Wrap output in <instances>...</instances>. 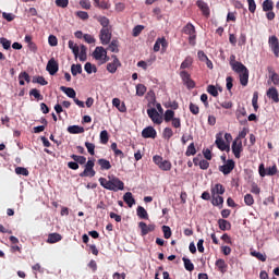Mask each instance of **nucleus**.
<instances>
[{
    "instance_id": "nucleus-12",
    "label": "nucleus",
    "mask_w": 279,
    "mask_h": 279,
    "mask_svg": "<svg viewBox=\"0 0 279 279\" xmlns=\"http://www.w3.org/2000/svg\"><path fill=\"white\" fill-rule=\"evenodd\" d=\"M231 149L235 158H241V151H243V142L234 140Z\"/></svg>"
},
{
    "instance_id": "nucleus-9",
    "label": "nucleus",
    "mask_w": 279,
    "mask_h": 279,
    "mask_svg": "<svg viewBox=\"0 0 279 279\" xmlns=\"http://www.w3.org/2000/svg\"><path fill=\"white\" fill-rule=\"evenodd\" d=\"M234 167H235L234 160L228 159L227 165L219 166V171H221L223 175H230V173L234 171Z\"/></svg>"
},
{
    "instance_id": "nucleus-61",
    "label": "nucleus",
    "mask_w": 279,
    "mask_h": 279,
    "mask_svg": "<svg viewBox=\"0 0 279 279\" xmlns=\"http://www.w3.org/2000/svg\"><path fill=\"white\" fill-rule=\"evenodd\" d=\"M248 4V11L251 14H254L256 12V1L255 0H246Z\"/></svg>"
},
{
    "instance_id": "nucleus-64",
    "label": "nucleus",
    "mask_w": 279,
    "mask_h": 279,
    "mask_svg": "<svg viewBox=\"0 0 279 279\" xmlns=\"http://www.w3.org/2000/svg\"><path fill=\"white\" fill-rule=\"evenodd\" d=\"M190 112H192V114H199V106L191 102L190 104Z\"/></svg>"
},
{
    "instance_id": "nucleus-49",
    "label": "nucleus",
    "mask_w": 279,
    "mask_h": 279,
    "mask_svg": "<svg viewBox=\"0 0 279 279\" xmlns=\"http://www.w3.org/2000/svg\"><path fill=\"white\" fill-rule=\"evenodd\" d=\"M15 173L16 175H24L25 178H27V175H29V170H27V168L17 167L15 168Z\"/></svg>"
},
{
    "instance_id": "nucleus-28",
    "label": "nucleus",
    "mask_w": 279,
    "mask_h": 279,
    "mask_svg": "<svg viewBox=\"0 0 279 279\" xmlns=\"http://www.w3.org/2000/svg\"><path fill=\"white\" fill-rule=\"evenodd\" d=\"M215 265L221 274H226V271H228V264H226L225 259L219 258L216 260Z\"/></svg>"
},
{
    "instance_id": "nucleus-62",
    "label": "nucleus",
    "mask_w": 279,
    "mask_h": 279,
    "mask_svg": "<svg viewBox=\"0 0 279 279\" xmlns=\"http://www.w3.org/2000/svg\"><path fill=\"white\" fill-rule=\"evenodd\" d=\"M171 125L178 130L182 128V120H180V118H174L171 120Z\"/></svg>"
},
{
    "instance_id": "nucleus-58",
    "label": "nucleus",
    "mask_w": 279,
    "mask_h": 279,
    "mask_svg": "<svg viewBox=\"0 0 279 279\" xmlns=\"http://www.w3.org/2000/svg\"><path fill=\"white\" fill-rule=\"evenodd\" d=\"M244 203L246 206H254V196H252V194H246L244 196Z\"/></svg>"
},
{
    "instance_id": "nucleus-21",
    "label": "nucleus",
    "mask_w": 279,
    "mask_h": 279,
    "mask_svg": "<svg viewBox=\"0 0 279 279\" xmlns=\"http://www.w3.org/2000/svg\"><path fill=\"white\" fill-rule=\"evenodd\" d=\"M106 52H107V50L104 47L98 46L95 48V50L93 52V58H95V60L100 62L104 59V56Z\"/></svg>"
},
{
    "instance_id": "nucleus-29",
    "label": "nucleus",
    "mask_w": 279,
    "mask_h": 279,
    "mask_svg": "<svg viewBox=\"0 0 279 279\" xmlns=\"http://www.w3.org/2000/svg\"><path fill=\"white\" fill-rule=\"evenodd\" d=\"M60 90L62 93H65L68 97H70V99H75L76 97V93H75V89H73V87H65V86H61L60 87Z\"/></svg>"
},
{
    "instance_id": "nucleus-39",
    "label": "nucleus",
    "mask_w": 279,
    "mask_h": 279,
    "mask_svg": "<svg viewBox=\"0 0 279 279\" xmlns=\"http://www.w3.org/2000/svg\"><path fill=\"white\" fill-rule=\"evenodd\" d=\"M86 51H87L86 46L81 45V51L78 50V56H77L81 62H86V58H87Z\"/></svg>"
},
{
    "instance_id": "nucleus-22",
    "label": "nucleus",
    "mask_w": 279,
    "mask_h": 279,
    "mask_svg": "<svg viewBox=\"0 0 279 279\" xmlns=\"http://www.w3.org/2000/svg\"><path fill=\"white\" fill-rule=\"evenodd\" d=\"M96 21L100 23L102 29H110L112 26H110V20L104 15H99L96 17Z\"/></svg>"
},
{
    "instance_id": "nucleus-30",
    "label": "nucleus",
    "mask_w": 279,
    "mask_h": 279,
    "mask_svg": "<svg viewBox=\"0 0 279 279\" xmlns=\"http://www.w3.org/2000/svg\"><path fill=\"white\" fill-rule=\"evenodd\" d=\"M218 226H219L220 230H222V232H226V230H230L232 228V225L230 223V221H228L226 219H219Z\"/></svg>"
},
{
    "instance_id": "nucleus-48",
    "label": "nucleus",
    "mask_w": 279,
    "mask_h": 279,
    "mask_svg": "<svg viewBox=\"0 0 279 279\" xmlns=\"http://www.w3.org/2000/svg\"><path fill=\"white\" fill-rule=\"evenodd\" d=\"M207 93L211 95V97H219V90H217V87L215 85H208Z\"/></svg>"
},
{
    "instance_id": "nucleus-50",
    "label": "nucleus",
    "mask_w": 279,
    "mask_h": 279,
    "mask_svg": "<svg viewBox=\"0 0 279 279\" xmlns=\"http://www.w3.org/2000/svg\"><path fill=\"white\" fill-rule=\"evenodd\" d=\"M193 64V58L186 57L184 61L181 63L180 69H190V66Z\"/></svg>"
},
{
    "instance_id": "nucleus-31",
    "label": "nucleus",
    "mask_w": 279,
    "mask_h": 279,
    "mask_svg": "<svg viewBox=\"0 0 279 279\" xmlns=\"http://www.w3.org/2000/svg\"><path fill=\"white\" fill-rule=\"evenodd\" d=\"M173 119H175V111L171 109L166 110L163 114V120L166 121V123H171Z\"/></svg>"
},
{
    "instance_id": "nucleus-11",
    "label": "nucleus",
    "mask_w": 279,
    "mask_h": 279,
    "mask_svg": "<svg viewBox=\"0 0 279 279\" xmlns=\"http://www.w3.org/2000/svg\"><path fill=\"white\" fill-rule=\"evenodd\" d=\"M46 71H48L49 75H56L58 71H60V65L58 64V61H56L54 58H51L46 66Z\"/></svg>"
},
{
    "instance_id": "nucleus-55",
    "label": "nucleus",
    "mask_w": 279,
    "mask_h": 279,
    "mask_svg": "<svg viewBox=\"0 0 279 279\" xmlns=\"http://www.w3.org/2000/svg\"><path fill=\"white\" fill-rule=\"evenodd\" d=\"M163 138H166L167 141H169V138H171L173 136V130L171 128H166L163 129V133H162Z\"/></svg>"
},
{
    "instance_id": "nucleus-18",
    "label": "nucleus",
    "mask_w": 279,
    "mask_h": 279,
    "mask_svg": "<svg viewBox=\"0 0 279 279\" xmlns=\"http://www.w3.org/2000/svg\"><path fill=\"white\" fill-rule=\"evenodd\" d=\"M266 95L268 99H271V101H274V104H279V94L278 89L275 86L268 88Z\"/></svg>"
},
{
    "instance_id": "nucleus-8",
    "label": "nucleus",
    "mask_w": 279,
    "mask_h": 279,
    "mask_svg": "<svg viewBox=\"0 0 279 279\" xmlns=\"http://www.w3.org/2000/svg\"><path fill=\"white\" fill-rule=\"evenodd\" d=\"M268 45H269L275 58H279V39L276 37V35H272L269 37Z\"/></svg>"
},
{
    "instance_id": "nucleus-60",
    "label": "nucleus",
    "mask_w": 279,
    "mask_h": 279,
    "mask_svg": "<svg viewBox=\"0 0 279 279\" xmlns=\"http://www.w3.org/2000/svg\"><path fill=\"white\" fill-rule=\"evenodd\" d=\"M162 232L165 239H171V228L169 226H162Z\"/></svg>"
},
{
    "instance_id": "nucleus-33",
    "label": "nucleus",
    "mask_w": 279,
    "mask_h": 279,
    "mask_svg": "<svg viewBox=\"0 0 279 279\" xmlns=\"http://www.w3.org/2000/svg\"><path fill=\"white\" fill-rule=\"evenodd\" d=\"M96 173L95 169L85 168L84 171L80 173V178H95Z\"/></svg>"
},
{
    "instance_id": "nucleus-41",
    "label": "nucleus",
    "mask_w": 279,
    "mask_h": 279,
    "mask_svg": "<svg viewBox=\"0 0 279 279\" xmlns=\"http://www.w3.org/2000/svg\"><path fill=\"white\" fill-rule=\"evenodd\" d=\"M182 260L184 263V268L186 269V271H194L195 265H193L191 259L183 257Z\"/></svg>"
},
{
    "instance_id": "nucleus-26",
    "label": "nucleus",
    "mask_w": 279,
    "mask_h": 279,
    "mask_svg": "<svg viewBox=\"0 0 279 279\" xmlns=\"http://www.w3.org/2000/svg\"><path fill=\"white\" fill-rule=\"evenodd\" d=\"M223 193H226V187L221 183H217L211 187V195H223Z\"/></svg>"
},
{
    "instance_id": "nucleus-35",
    "label": "nucleus",
    "mask_w": 279,
    "mask_h": 279,
    "mask_svg": "<svg viewBox=\"0 0 279 279\" xmlns=\"http://www.w3.org/2000/svg\"><path fill=\"white\" fill-rule=\"evenodd\" d=\"M59 241H62V235L60 233H50L48 235V243H58Z\"/></svg>"
},
{
    "instance_id": "nucleus-27",
    "label": "nucleus",
    "mask_w": 279,
    "mask_h": 279,
    "mask_svg": "<svg viewBox=\"0 0 279 279\" xmlns=\"http://www.w3.org/2000/svg\"><path fill=\"white\" fill-rule=\"evenodd\" d=\"M211 204L213 206H218L219 208H223V196L211 195Z\"/></svg>"
},
{
    "instance_id": "nucleus-40",
    "label": "nucleus",
    "mask_w": 279,
    "mask_h": 279,
    "mask_svg": "<svg viewBox=\"0 0 279 279\" xmlns=\"http://www.w3.org/2000/svg\"><path fill=\"white\" fill-rule=\"evenodd\" d=\"M110 141V135L108 134V131L104 130L100 132V143L101 145H108V142Z\"/></svg>"
},
{
    "instance_id": "nucleus-24",
    "label": "nucleus",
    "mask_w": 279,
    "mask_h": 279,
    "mask_svg": "<svg viewBox=\"0 0 279 279\" xmlns=\"http://www.w3.org/2000/svg\"><path fill=\"white\" fill-rule=\"evenodd\" d=\"M112 106L119 110V112H126L128 108L125 107V102H121V99L113 98Z\"/></svg>"
},
{
    "instance_id": "nucleus-25",
    "label": "nucleus",
    "mask_w": 279,
    "mask_h": 279,
    "mask_svg": "<svg viewBox=\"0 0 279 279\" xmlns=\"http://www.w3.org/2000/svg\"><path fill=\"white\" fill-rule=\"evenodd\" d=\"M98 165L101 169V171H110V169H112V165L110 163V161L108 159H98Z\"/></svg>"
},
{
    "instance_id": "nucleus-37",
    "label": "nucleus",
    "mask_w": 279,
    "mask_h": 279,
    "mask_svg": "<svg viewBox=\"0 0 279 279\" xmlns=\"http://www.w3.org/2000/svg\"><path fill=\"white\" fill-rule=\"evenodd\" d=\"M107 49L111 51V53H119V40L112 39Z\"/></svg>"
},
{
    "instance_id": "nucleus-57",
    "label": "nucleus",
    "mask_w": 279,
    "mask_h": 279,
    "mask_svg": "<svg viewBox=\"0 0 279 279\" xmlns=\"http://www.w3.org/2000/svg\"><path fill=\"white\" fill-rule=\"evenodd\" d=\"M83 38H84L85 43H87V45H95V43L97 41L95 39V37L93 35H90V34H85L83 36Z\"/></svg>"
},
{
    "instance_id": "nucleus-15",
    "label": "nucleus",
    "mask_w": 279,
    "mask_h": 279,
    "mask_svg": "<svg viewBox=\"0 0 279 279\" xmlns=\"http://www.w3.org/2000/svg\"><path fill=\"white\" fill-rule=\"evenodd\" d=\"M267 71L269 75L268 84L271 82L274 86H279V74L276 72V70H274L272 66H268Z\"/></svg>"
},
{
    "instance_id": "nucleus-59",
    "label": "nucleus",
    "mask_w": 279,
    "mask_h": 279,
    "mask_svg": "<svg viewBox=\"0 0 279 279\" xmlns=\"http://www.w3.org/2000/svg\"><path fill=\"white\" fill-rule=\"evenodd\" d=\"M48 44L50 47H58V37H56V35H50L48 37Z\"/></svg>"
},
{
    "instance_id": "nucleus-13",
    "label": "nucleus",
    "mask_w": 279,
    "mask_h": 279,
    "mask_svg": "<svg viewBox=\"0 0 279 279\" xmlns=\"http://www.w3.org/2000/svg\"><path fill=\"white\" fill-rule=\"evenodd\" d=\"M216 145L220 151H230V146L226 144L221 133L216 135Z\"/></svg>"
},
{
    "instance_id": "nucleus-7",
    "label": "nucleus",
    "mask_w": 279,
    "mask_h": 279,
    "mask_svg": "<svg viewBox=\"0 0 279 279\" xmlns=\"http://www.w3.org/2000/svg\"><path fill=\"white\" fill-rule=\"evenodd\" d=\"M147 114L153 123H156V125H160L162 123V116H160L156 108L147 109Z\"/></svg>"
},
{
    "instance_id": "nucleus-42",
    "label": "nucleus",
    "mask_w": 279,
    "mask_h": 279,
    "mask_svg": "<svg viewBox=\"0 0 279 279\" xmlns=\"http://www.w3.org/2000/svg\"><path fill=\"white\" fill-rule=\"evenodd\" d=\"M251 256H254L255 258H257V260H262V263H265L267 260V255L260 252L253 251L251 252Z\"/></svg>"
},
{
    "instance_id": "nucleus-56",
    "label": "nucleus",
    "mask_w": 279,
    "mask_h": 279,
    "mask_svg": "<svg viewBox=\"0 0 279 279\" xmlns=\"http://www.w3.org/2000/svg\"><path fill=\"white\" fill-rule=\"evenodd\" d=\"M85 147L90 156H95V144L85 142Z\"/></svg>"
},
{
    "instance_id": "nucleus-38",
    "label": "nucleus",
    "mask_w": 279,
    "mask_h": 279,
    "mask_svg": "<svg viewBox=\"0 0 279 279\" xmlns=\"http://www.w3.org/2000/svg\"><path fill=\"white\" fill-rule=\"evenodd\" d=\"M137 217L140 219H149V214H147V210L143 206L137 207Z\"/></svg>"
},
{
    "instance_id": "nucleus-23",
    "label": "nucleus",
    "mask_w": 279,
    "mask_h": 279,
    "mask_svg": "<svg viewBox=\"0 0 279 279\" xmlns=\"http://www.w3.org/2000/svg\"><path fill=\"white\" fill-rule=\"evenodd\" d=\"M123 202L129 206V208H132L134 204H136V199H134V195H132V192H126L123 195Z\"/></svg>"
},
{
    "instance_id": "nucleus-45",
    "label": "nucleus",
    "mask_w": 279,
    "mask_h": 279,
    "mask_svg": "<svg viewBox=\"0 0 279 279\" xmlns=\"http://www.w3.org/2000/svg\"><path fill=\"white\" fill-rule=\"evenodd\" d=\"M197 154V149L195 148V143H191L187 146V149L185 151V156H195Z\"/></svg>"
},
{
    "instance_id": "nucleus-6",
    "label": "nucleus",
    "mask_w": 279,
    "mask_h": 279,
    "mask_svg": "<svg viewBox=\"0 0 279 279\" xmlns=\"http://www.w3.org/2000/svg\"><path fill=\"white\" fill-rule=\"evenodd\" d=\"M99 38L101 45H110V40H112V28H101Z\"/></svg>"
},
{
    "instance_id": "nucleus-32",
    "label": "nucleus",
    "mask_w": 279,
    "mask_h": 279,
    "mask_svg": "<svg viewBox=\"0 0 279 279\" xmlns=\"http://www.w3.org/2000/svg\"><path fill=\"white\" fill-rule=\"evenodd\" d=\"M68 132L69 134H84V128L80 125H70Z\"/></svg>"
},
{
    "instance_id": "nucleus-20",
    "label": "nucleus",
    "mask_w": 279,
    "mask_h": 279,
    "mask_svg": "<svg viewBox=\"0 0 279 279\" xmlns=\"http://www.w3.org/2000/svg\"><path fill=\"white\" fill-rule=\"evenodd\" d=\"M157 134L158 133L154 126H147L142 131L143 138H156Z\"/></svg>"
},
{
    "instance_id": "nucleus-14",
    "label": "nucleus",
    "mask_w": 279,
    "mask_h": 279,
    "mask_svg": "<svg viewBox=\"0 0 279 279\" xmlns=\"http://www.w3.org/2000/svg\"><path fill=\"white\" fill-rule=\"evenodd\" d=\"M180 77L182 78L183 83L187 86V88H195V81L191 80V74L186 71H182L180 73Z\"/></svg>"
},
{
    "instance_id": "nucleus-63",
    "label": "nucleus",
    "mask_w": 279,
    "mask_h": 279,
    "mask_svg": "<svg viewBox=\"0 0 279 279\" xmlns=\"http://www.w3.org/2000/svg\"><path fill=\"white\" fill-rule=\"evenodd\" d=\"M278 173V167L272 166L266 169V175H276Z\"/></svg>"
},
{
    "instance_id": "nucleus-46",
    "label": "nucleus",
    "mask_w": 279,
    "mask_h": 279,
    "mask_svg": "<svg viewBox=\"0 0 279 279\" xmlns=\"http://www.w3.org/2000/svg\"><path fill=\"white\" fill-rule=\"evenodd\" d=\"M145 93H147V87L143 84H137L136 85V95L138 97H143V95H145Z\"/></svg>"
},
{
    "instance_id": "nucleus-43",
    "label": "nucleus",
    "mask_w": 279,
    "mask_h": 279,
    "mask_svg": "<svg viewBox=\"0 0 279 279\" xmlns=\"http://www.w3.org/2000/svg\"><path fill=\"white\" fill-rule=\"evenodd\" d=\"M29 95L31 97H35V99H37V101H43L44 97L40 94V90L33 88L29 90Z\"/></svg>"
},
{
    "instance_id": "nucleus-17",
    "label": "nucleus",
    "mask_w": 279,
    "mask_h": 279,
    "mask_svg": "<svg viewBox=\"0 0 279 279\" xmlns=\"http://www.w3.org/2000/svg\"><path fill=\"white\" fill-rule=\"evenodd\" d=\"M138 228L142 231V236H147V234H149V232H154V230H156V226L155 225H148L145 222H140L138 223Z\"/></svg>"
},
{
    "instance_id": "nucleus-47",
    "label": "nucleus",
    "mask_w": 279,
    "mask_h": 279,
    "mask_svg": "<svg viewBox=\"0 0 279 279\" xmlns=\"http://www.w3.org/2000/svg\"><path fill=\"white\" fill-rule=\"evenodd\" d=\"M84 69L86 71V73H88V75H90V73H97V66L93 65V63L87 62L84 65Z\"/></svg>"
},
{
    "instance_id": "nucleus-34",
    "label": "nucleus",
    "mask_w": 279,
    "mask_h": 279,
    "mask_svg": "<svg viewBox=\"0 0 279 279\" xmlns=\"http://www.w3.org/2000/svg\"><path fill=\"white\" fill-rule=\"evenodd\" d=\"M263 12H271L274 11V1L272 0H265L262 4Z\"/></svg>"
},
{
    "instance_id": "nucleus-4",
    "label": "nucleus",
    "mask_w": 279,
    "mask_h": 279,
    "mask_svg": "<svg viewBox=\"0 0 279 279\" xmlns=\"http://www.w3.org/2000/svg\"><path fill=\"white\" fill-rule=\"evenodd\" d=\"M70 158L74 161L68 162V168L72 169V171H77L80 169V165H86V157L80 155H71Z\"/></svg>"
},
{
    "instance_id": "nucleus-3",
    "label": "nucleus",
    "mask_w": 279,
    "mask_h": 279,
    "mask_svg": "<svg viewBox=\"0 0 279 279\" xmlns=\"http://www.w3.org/2000/svg\"><path fill=\"white\" fill-rule=\"evenodd\" d=\"M153 162L158 166V169H160V171H171L173 167V165L169 160L162 158V156L159 155H155L153 157Z\"/></svg>"
},
{
    "instance_id": "nucleus-16",
    "label": "nucleus",
    "mask_w": 279,
    "mask_h": 279,
    "mask_svg": "<svg viewBox=\"0 0 279 279\" xmlns=\"http://www.w3.org/2000/svg\"><path fill=\"white\" fill-rule=\"evenodd\" d=\"M197 8L201 10L203 16H210V8L208 7V3H206L204 0H198L196 2Z\"/></svg>"
},
{
    "instance_id": "nucleus-19",
    "label": "nucleus",
    "mask_w": 279,
    "mask_h": 279,
    "mask_svg": "<svg viewBox=\"0 0 279 279\" xmlns=\"http://www.w3.org/2000/svg\"><path fill=\"white\" fill-rule=\"evenodd\" d=\"M235 117L241 125H245L247 123V120H242L243 117H247V110H245V107H239L235 112Z\"/></svg>"
},
{
    "instance_id": "nucleus-53",
    "label": "nucleus",
    "mask_w": 279,
    "mask_h": 279,
    "mask_svg": "<svg viewBox=\"0 0 279 279\" xmlns=\"http://www.w3.org/2000/svg\"><path fill=\"white\" fill-rule=\"evenodd\" d=\"M165 108H171V110H178V108H180V105L175 100L173 101L169 100L168 102L165 104Z\"/></svg>"
},
{
    "instance_id": "nucleus-5",
    "label": "nucleus",
    "mask_w": 279,
    "mask_h": 279,
    "mask_svg": "<svg viewBox=\"0 0 279 279\" xmlns=\"http://www.w3.org/2000/svg\"><path fill=\"white\" fill-rule=\"evenodd\" d=\"M183 34H186L189 36V43L192 45V47H195V40L197 38L196 32H195V26L192 23H187L183 29Z\"/></svg>"
},
{
    "instance_id": "nucleus-36",
    "label": "nucleus",
    "mask_w": 279,
    "mask_h": 279,
    "mask_svg": "<svg viewBox=\"0 0 279 279\" xmlns=\"http://www.w3.org/2000/svg\"><path fill=\"white\" fill-rule=\"evenodd\" d=\"M160 45L161 47H167V39L165 38H158L154 45V51L158 52L160 51Z\"/></svg>"
},
{
    "instance_id": "nucleus-44",
    "label": "nucleus",
    "mask_w": 279,
    "mask_h": 279,
    "mask_svg": "<svg viewBox=\"0 0 279 279\" xmlns=\"http://www.w3.org/2000/svg\"><path fill=\"white\" fill-rule=\"evenodd\" d=\"M71 73L75 77L77 74H82V64H72Z\"/></svg>"
},
{
    "instance_id": "nucleus-2",
    "label": "nucleus",
    "mask_w": 279,
    "mask_h": 279,
    "mask_svg": "<svg viewBox=\"0 0 279 279\" xmlns=\"http://www.w3.org/2000/svg\"><path fill=\"white\" fill-rule=\"evenodd\" d=\"M232 71L236 73L240 77L241 86H247L250 82V70L242 62L238 61V63H233L231 66Z\"/></svg>"
},
{
    "instance_id": "nucleus-51",
    "label": "nucleus",
    "mask_w": 279,
    "mask_h": 279,
    "mask_svg": "<svg viewBox=\"0 0 279 279\" xmlns=\"http://www.w3.org/2000/svg\"><path fill=\"white\" fill-rule=\"evenodd\" d=\"M252 106H253L255 112H258V92H254V94H253Z\"/></svg>"
},
{
    "instance_id": "nucleus-1",
    "label": "nucleus",
    "mask_w": 279,
    "mask_h": 279,
    "mask_svg": "<svg viewBox=\"0 0 279 279\" xmlns=\"http://www.w3.org/2000/svg\"><path fill=\"white\" fill-rule=\"evenodd\" d=\"M108 178L109 180H107L104 177H100L98 179V182L100 186H102V189H106L107 191H113L114 193H117V191H123V189H125V183H123L121 179L117 177H108Z\"/></svg>"
},
{
    "instance_id": "nucleus-10",
    "label": "nucleus",
    "mask_w": 279,
    "mask_h": 279,
    "mask_svg": "<svg viewBox=\"0 0 279 279\" xmlns=\"http://www.w3.org/2000/svg\"><path fill=\"white\" fill-rule=\"evenodd\" d=\"M111 58L113 61L107 64V71L113 74L117 73V70L121 66V61L117 54H112Z\"/></svg>"
},
{
    "instance_id": "nucleus-52",
    "label": "nucleus",
    "mask_w": 279,
    "mask_h": 279,
    "mask_svg": "<svg viewBox=\"0 0 279 279\" xmlns=\"http://www.w3.org/2000/svg\"><path fill=\"white\" fill-rule=\"evenodd\" d=\"M143 29H145V26H144V25H136V26L133 28L132 36H134V38H137V36H141V33L143 32Z\"/></svg>"
},
{
    "instance_id": "nucleus-54",
    "label": "nucleus",
    "mask_w": 279,
    "mask_h": 279,
    "mask_svg": "<svg viewBox=\"0 0 279 279\" xmlns=\"http://www.w3.org/2000/svg\"><path fill=\"white\" fill-rule=\"evenodd\" d=\"M0 45H2L3 49L8 50L12 46V41H10L5 37H2V38H0Z\"/></svg>"
}]
</instances>
